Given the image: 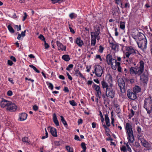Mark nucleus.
Returning <instances> with one entry per match:
<instances>
[{
  "instance_id": "obj_40",
  "label": "nucleus",
  "mask_w": 152,
  "mask_h": 152,
  "mask_svg": "<svg viewBox=\"0 0 152 152\" xmlns=\"http://www.w3.org/2000/svg\"><path fill=\"white\" fill-rule=\"evenodd\" d=\"M96 43V39L91 38V45L93 46H94Z\"/></svg>"
},
{
  "instance_id": "obj_59",
  "label": "nucleus",
  "mask_w": 152,
  "mask_h": 152,
  "mask_svg": "<svg viewBox=\"0 0 152 152\" xmlns=\"http://www.w3.org/2000/svg\"><path fill=\"white\" fill-rule=\"evenodd\" d=\"M24 16L23 17V21H24L25 20V19H26V18H27V16H28L27 15V14L26 13V12H25L24 13Z\"/></svg>"
},
{
  "instance_id": "obj_1",
  "label": "nucleus",
  "mask_w": 152,
  "mask_h": 152,
  "mask_svg": "<svg viewBox=\"0 0 152 152\" xmlns=\"http://www.w3.org/2000/svg\"><path fill=\"white\" fill-rule=\"evenodd\" d=\"M140 66L132 67L129 68V73L132 76L136 75L140 76L144 71V64L142 61H140L139 62Z\"/></svg>"
},
{
  "instance_id": "obj_37",
  "label": "nucleus",
  "mask_w": 152,
  "mask_h": 152,
  "mask_svg": "<svg viewBox=\"0 0 152 152\" xmlns=\"http://www.w3.org/2000/svg\"><path fill=\"white\" fill-rule=\"evenodd\" d=\"M115 107L116 108V112L118 114L120 112V110L119 105L118 104H116L115 105Z\"/></svg>"
},
{
  "instance_id": "obj_62",
  "label": "nucleus",
  "mask_w": 152,
  "mask_h": 152,
  "mask_svg": "<svg viewBox=\"0 0 152 152\" xmlns=\"http://www.w3.org/2000/svg\"><path fill=\"white\" fill-rule=\"evenodd\" d=\"M7 63H8V64L9 65H10V66H12V65L13 64L12 61H11V60H8V62H7Z\"/></svg>"
},
{
  "instance_id": "obj_63",
  "label": "nucleus",
  "mask_w": 152,
  "mask_h": 152,
  "mask_svg": "<svg viewBox=\"0 0 152 152\" xmlns=\"http://www.w3.org/2000/svg\"><path fill=\"white\" fill-rule=\"evenodd\" d=\"M10 58L14 62H15L16 61V58L14 57L13 56H11L10 57Z\"/></svg>"
},
{
  "instance_id": "obj_24",
  "label": "nucleus",
  "mask_w": 152,
  "mask_h": 152,
  "mask_svg": "<svg viewBox=\"0 0 152 152\" xmlns=\"http://www.w3.org/2000/svg\"><path fill=\"white\" fill-rule=\"evenodd\" d=\"M105 120L107 126L108 127L110 126V119L107 113L105 115Z\"/></svg>"
},
{
  "instance_id": "obj_56",
  "label": "nucleus",
  "mask_w": 152,
  "mask_h": 152,
  "mask_svg": "<svg viewBox=\"0 0 152 152\" xmlns=\"http://www.w3.org/2000/svg\"><path fill=\"white\" fill-rule=\"evenodd\" d=\"M66 75L68 77V78L70 80H72V77L69 75V73L68 72H66Z\"/></svg>"
},
{
  "instance_id": "obj_17",
  "label": "nucleus",
  "mask_w": 152,
  "mask_h": 152,
  "mask_svg": "<svg viewBox=\"0 0 152 152\" xmlns=\"http://www.w3.org/2000/svg\"><path fill=\"white\" fill-rule=\"evenodd\" d=\"M19 118L18 120L21 121H23L26 119L27 116V114L24 113H22L19 114Z\"/></svg>"
},
{
  "instance_id": "obj_8",
  "label": "nucleus",
  "mask_w": 152,
  "mask_h": 152,
  "mask_svg": "<svg viewBox=\"0 0 152 152\" xmlns=\"http://www.w3.org/2000/svg\"><path fill=\"white\" fill-rule=\"evenodd\" d=\"M118 84L122 93H124L126 91V86L125 82L123 79L119 78L118 81Z\"/></svg>"
},
{
  "instance_id": "obj_51",
  "label": "nucleus",
  "mask_w": 152,
  "mask_h": 152,
  "mask_svg": "<svg viewBox=\"0 0 152 152\" xmlns=\"http://www.w3.org/2000/svg\"><path fill=\"white\" fill-rule=\"evenodd\" d=\"M7 95L9 96H11L12 95V92L11 91L9 90L7 92Z\"/></svg>"
},
{
  "instance_id": "obj_45",
  "label": "nucleus",
  "mask_w": 152,
  "mask_h": 152,
  "mask_svg": "<svg viewBox=\"0 0 152 152\" xmlns=\"http://www.w3.org/2000/svg\"><path fill=\"white\" fill-rule=\"evenodd\" d=\"M45 136H43L42 137V139H45L48 137V134L46 128L45 129Z\"/></svg>"
},
{
  "instance_id": "obj_61",
  "label": "nucleus",
  "mask_w": 152,
  "mask_h": 152,
  "mask_svg": "<svg viewBox=\"0 0 152 152\" xmlns=\"http://www.w3.org/2000/svg\"><path fill=\"white\" fill-rule=\"evenodd\" d=\"M134 112L133 110L132 109L131 110V113L129 115L131 117H132L134 115Z\"/></svg>"
},
{
  "instance_id": "obj_60",
  "label": "nucleus",
  "mask_w": 152,
  "mask_h": 152,
  "mask_svg": "<svg viewBox=\"0 0 152 152\" xmlns=\"http://www.w3.org/2000/svg\"><path fill=\"white\" fill-rule=\"evenodd\" d=\"M138 139L140 141L141 143V141H142V142H143V141L145 140V139H144V138H142L141 137H139L138 138Z\"/></svg>"
},
{
  "instance_id": "obj_44",
  "label": "nucleus",
  "mask_w": 152,
  "mask_h": 152,
  "mask_svg": "<svg viewBox=\"0 0 152 152\" xmlns=\"http://www.w3.org/2000/svg\"><path fill=\"white\" fill-rule=\"evenodd\" d=\"M99 115H100V117H101V122L102 123H103L104 121V118L103 117L102 113V112H101V111H99Z\"/></svg>"
},
{
  "instance_id": "obj_22",
  "label": "nucleus",
  "mask_w": 152,
  "mask_h": 152,
  "mask_svg": "<svg viewBox=\"0 0 152 152\" xmlns=\"http://www.w3.org/2000/svg\"><path fill=\"white\" fill-rule=\"evenodd\" d=\"M53 121L56 126H59V123L57 118L56 114L55 113H54L53 114Z\"/></svg>"
},
{
  "instance_id": "obj_49",
  "label": "nucleus",
  "mask_w": 152,
  "mask_h": 152,
  "mask_svg": "<svg viewBox=\"0 0 152 152\" xmlns=\"http://www.w3.org/2000/svg\"><path fill=\"white\" fill-rule=\"evenodd\" d=\"M99 52L101 53H102L104 49V48L101 45H100L99 47Z\"/></svg>"
},
{
  "instance_id": "obj_12",
  "label": "nucleus",
  "mask_w": 152,
  "mask_h": 152,
  "mask_svg": "<svg viewBox=\"0 0 152 152\" xmlns=\"http://www.w3.org/2000/svg\"><path fill=\"white\" fill-rule=\"evenodd\" d=\"M127 95L128 98L130 99L134 100L137 98L136 93L131 91L129 89L127 91Z\"/></svg>"
},
{
  "instance_id": "obj_43",
  "label": "nucleus",
  "mask_w": 152,
  "mask_h": 152,
  "mask_svg": "<svg viewBox=\"0 0 152 152\" xmlns=\"http://www.w3.org/2000/svg\"><path fill=\"white\" fill-rule=\"evenodd\" d=\"M47 85L48 86V87L50 88L51 90H52L53 88V84L50 83L48 82H47Z\"/></svg>"
},
{
  "instance_id": "obj_38",
  "label": "nucleus",
  "mask_w": 152,
  "mask_h": 152,
  "mask_svg": "<svg viewBox=\"0 0 152 152\" xmlns=\"http://www.w3.org/2000/svg\"><path fill=\"white\" fill-rule=\"evenodd\" d=\"M53 4H55L56 3H60L63 2V0H51Z\"/></svg>"
},
{
  "instance_id": "obj_11",
  "label": "nucleus",
  "mask_w": 152,
  "mask_h": 152,
  "mask_svg": "<svg viewBox=\"0 0 152 152\" xmlns=\"http://www.w3.org/2000/svg\"><path fill=\"white\" fill-rule=\"evenodd\" d=\"M138 47L142 50H144L146 48V45L147 44V40L146 39H144L137 42Z\"/></svg>"
},
{
  "instance_id": "obj_21",
  "label": "nucleus",
  "mask_w": 152,
  "mask_h": 152,
  "mask_svg": "<svg viewBox=\"0 0 152 152\" xmlns=\"http://www.w3.org/2000/svg\"><path fill=\"white\" fill-rule=\"evenodd\" d=\"M50 132L51 134L54 137H57V130L56 129L53 127H51L50 130Z\"/></svg>"
},
{
  "instance_id": "obj_13",
  "label": "nucleus",
  "mask_w": 152,
  "mask_h": 152,
  "mask_svg": "<svg viewBox=\"0 0 152 152\" xmlns=\"http://www.w3.org/2000/svg\"><path fill=\"white\" fill-rule=\"evenodd\" d=\"M141 147L140 143L137 142H135L133 145V148L135 151H139L141 150Z\"/></svg>"
},
{
  "instance_id": "obj_31",
  "label": "nucleus",
  "mask_w": 152,
  "mask_h": 152,
  "mask_svg": "<svg viewBox=\"0 0 152 152\" xmlns=\"http://www.w3.org/2000/svg\"><path fill=\"white\" fill-rule=\"evenodd\" d=\"M81 146L83 149V152H85L86 149V146L85 143L83 142L81 143Z\"/></svg>"
},
{
  "instance_id": "obj_54",
  "label": "nucleus",
  "mask_w": 152,
  "mask_h": 152,
  "mask_svg": "<svg viewBox=\"0 0 152 152\" xmlns=\"http://www.w3.org/2000/svg\"><path fill=\"white\" fill-rule=\"evenodd\" d=\"M64 91L65 92H68L69 91V90L68 88L67 87H64Z\"/></svg>"
},
{
  "instance_id": "obj_48",
  "label": "nucleus",
  "mask_w": 152,
  "mask_h": 152,
  "mask_svg": "<svg viewBox=\"0 0 152 152\" xmlns=\"http://www.w3.org/2000/svg\"><path fill=\"white\" fill-rule=\"evenodd\" d=\"M125 144H126V146L127 148V150L128 151H129V152H131L132 150L131 149L130 147L129 146L128 144V142H127L126 143H124Z\"/></svg>"
},
{
  "instance_id": "obj_14",
  "label": "nucleus",
  "mask_w": 152,
  "mask_h": 152,
  "mask_svg": "<svg viewBox=\"0 0 152 152\" xmlns=\"http://www.w3.org/2000/svg\"><path fill=\"white\" fill-rule=\"evenodd\" d=\"M118 62H117L116 60L114 58H113L110 61V64L111 68L115 70L116 69L117 64H116Z\"/></svg>"
},
{
  "instance_id": "obj_52",
  "label": "nucleus",
  "mask_w": 152,
  "mask_h": 152,
  "mask_svg": "<svg viewBox=\"0 0 152 152\" xmlns=\"http://www.w3.org/2000/svg\"><path fill=\"white\" fill-rule=\"evenodd\" d=\"M121 151H124V152H125L126 151V148L125 146H122L121 148Z\"/></svg>"
},
{
  "instance_id": "obj_28",
  "label": "nucleus",
  "mask_w": 152,
  "mask_h": 152,
  "mask_svg": "<svg viewBox=\"0 0 152 152\" xmlns=\"http://www.w3.org/2000/svg\"><path fill=\"white\" fill-rule=\"evenodd\" d=\"M62 58L64 61H68L70 60V58L69 55H64L62 56Z\"/></svg>"
},
{
  "instance_id": "obj_5",
  "label": "nucleus",
  "mask_w": 152,
  "mask_h": 152,
  "mask_svg": "<svg viewBox=\"0 0 152 152\" xmlns=\"http://www.w3.org/2000/svg\"><path fill=\"white\" fill-rule=\"evenodd\" d=\"M125 55L127 58H129L130 56L136 53L137 51L132 46L127 47L126 49Z\"/></svg>"
},
{
  "instance_id": "obj_23",
  "label": "nucleus",
  "mask_w": 152,
  "mask_h": 152,
  "mask_svg": "<svg viewBox=\"0 0 152 152\" xmlns=\"http://www.w3.org/2000/svg\"><path fill=\"white\" fill-rule=\"evenodd\" d=\"M101 84L102 88L104 89L106 88V89L107 88H109V83L104 80H103L101 82Z\"/></svg>"
},
{
  "instance_id": "obj_55",
  "label": "nucleus",
  "mask_w": 152,
  "mask_h": 152,
  "mask_svg": "<svg viewBox=\"0 0 152 152\" xmlns=\"http://www.w3.org/2000/svg\"><path fill=\"white\" fill-rule=\"evenodd\" d=\"M96 97H98L99 98H101L102 93L100 92L99 93L96 94Z\"/></svg>"
},
{
  "instance_id": "obj_64",
  "label": "nucleus",
  "mask_w": 152,
  "mask_h": 152,
  "mask_svg": "<svg viewBox=\"0 0 152 152\" xmlns=\"http://www.w3.org/2000/svg\"><path fill=\"white\" fill-rule=\"evenodd\" d=\"M129 3H126L125 4L124 7L125 8H129Z\"/></svg>"
},
{
  "instance_id": "obj_25",
  "label": "nucleus",
  "mask_w": 152,
  "mask_h": 152,
  "mask_svg": "<svg viewBox=\"0 0 152 152\" xmlns=\"http://www.w3.org/2000/svg\"><path fill=\"white\" fill-rule=\"evenodd\" d=\"M112 57V55L110 54H108L106 56V61L108 65L110 64V61L113 59Z\"/></svg>"
},
{
  "instance_id": "obj_9",
  "label": "nucleus",
  "mask_w": 152,
  "mask_h": 152,
  "mask_svg": "<svg viewBox=\"0 0 152 152\" xmlns=\"http://www.w3.org/2000/svg\"><path fill=\"white\" fill-rule=\"evenodd\" d=\"M94 68V71L93 72V73H95L97 76L99 77H101L103 72L101 66L100 65H96Z\"/></svg>"
},
{
  "instance_id": "obj_47",
  "label": "nucleus",
  "mask_w": 152,
  "mask_h": 152,
  "mask_svg": "<svg viewBox=\"0 0 152 152\" xmlns=\"http://www.w3.org/2000/svg\"><path fill=\"white\" fill-rule=\"evenodd\" d=\"M73 65L72 64H70L68 65V66L66 68V70L68 71L70 70V69H72L73 68Z\"/></svg>"
},
{
  "instance_id": "obj_16",
  "label": "nucleus",
  "mask_w": 152,
  "mask_h": 152,
  "mask_svg": "<svg viewBox=\"0 0 152 152\" xmlns=\"http://www.w3.org/2000/svg\"><path fill=\"white\" fill-rule=\"evenodd\" d=\"M104 80L106 81V82L109 83V85H112L113 86L112 84V77L110 74L108 75L105 78V80Z\"/></svg>"
},
{
  "instance_id": "obj_57",
  "label": "nucleus",
  "mask_w": 152,
  "mask_h": 152,
  "mask_svg": "<svg viewBox=\"0 0 152 152\" xmlns=\"http://www.w3.org/2000/svg\"><path fill=\"white\" fill-rule=\"evenodd\" d=\"M26 30H25L24 31H22L21 34H20L21 35H22V37H24L26 35Z\"/></svg>"
},
{
  "instance_id": "obj_3",
  "label": "nucleus",
  "mask_w": 152,
  "mask_h": 152,
  "mask_svg": "<svg viewBox=\"0 0 152 152\" xmlns=\"http://www.w3.org/2000/svg\"><path fill=\"white\" fill-rule=\"evenodd\" d=\"M125 129L126 130V134L128 135L127 139L128 142H133L134 140V138L132 128L131 124L129 123H127L125 127Z\"/></svg>"
},
{
  "instance_id": "obj_26",
  "label": "nucleus",
  "mask_w": 152,
  "mask_h": 152,
  "mask_svg": "<svg viewBox=\"0 0 152 152\" xmlns=\"http://www.w3.org/2000/svg\"><path fill=\"white\" fill-rule=\"evenodd\" d=\"M75 73L77 76H79L80 77L82 78L83 79H86L78 70L76 69L75 70Z\"/></svg>"
},
{
  "instance_id": "obj_27",
  "label": "nucleus",
  "mask_w": 152,
  "mask_h": 152,
  "mask_svg": "<svg viewBox=\"0 0 152 152\" xmlns=\"http://www.w3.org/2000/svg\"><path fill=\"white\" fill-rule=\"evenodd\" d=\"M141 90L140 87L137 86H135L133 88V92H134L136 94L140 92Z\"/></svg>"
},
{
  "instance_id": "obj_39",
  "label": "nucleus",
  "mask_w": 152,
  "mask_h": 152,
  "mask_svg": "<svg viewBox=\"0 0 152 152\" xmlns=\"http://www.w3.org/2000/svg\"><path fill=\"white\" fill-rule=\"evenodd\" d=\"M120 64L121 63L120 62H118V63L116 64H117V66L118 71L119 72H121V68L120 66Z\"/></svg>"
},
{
  "instance_id": "obj_36",
  "label": "nucleus",
  "mask_w": 152,
  "mask_h": 152,
  "mask_svg": "<svg viewBox=\"0 0 152 152\" xmlns=\"http://www.w3.org/2000/svg\"><path fill=\"white\" fill-rule=\"evenodd\" d=\"M69 16L71 19H72L76 18L77 17V15L74 13H71L69 14Z\"/></svg>"
},
{
  "instance_id": "obj_46",
  "label": "nucleus",
  "mask_w": 152,
  "mask_h": 152,
  "mask_svg": "<svg viewBox=\"0 0 152 152\" xmlns=\"http://www.w3.org/2000/svg\"><path fill=\"white\" fill-rule=\"evenodd\" d=\"M38 38L42 40V41H44V42L45 41V38L42 34H40Z\"/></svg>"
},
{
  "instance_id": "obj_33",
  "label": "nucleus",
  "mask_w": 152,
  "mask_h": 152,
  "mask_svg": "<svg viewBox=\"0 0 152 152\" xmlns=\"http://www.w3.org/2000/svg\"><path fill=\"white\" fill-rule=\"evenodd\" d=\"M120 28L122 29H124L125 28V23L124 22L121 21L120 23Z\"/></svg>"
},
{
  "instance_id": "obj_4",
  "label": "nucleus",
  "mask_w": 152,
  "mask_h": 152,
  "mask_svg": "<svg viewBox=\"0 0 152 152\" xmlns=\"http://www.w3.org/2000/svg\"><path fill=\"white\" fill-rule=\"evenodd\" d=\"M143 107L148 114L151 113L152 110V100L151 97L147 98L145 99Z\"/></svg>"
},
{
  "instance_id": "obj_32",
  "label": "nucleus",
  "mask_w": 152,
  "mask_h": 152,
  "mask_svg": "<svg viewBox=\"0 0 152 152\" xmlns=\"http://www.w3.org/2000/svg\"><path fill=\"white\" fill-rule=\"evenodd\" d=\"M7 28L10 32L12 33H13L15 32V31L13 29V28L10 25H9L7 26Z\"/></svg>"
},
{
  "instance_id": "obj_29",
  "label": "nucleus",
  "mask_w": 152,
  "mask_h": 152,
  "mask_svg": "<svg viewBox=\"0 0 152 152\" xmlns=\"http://www.w3.org/2000/svg\"><path fill=\"white\" fill-rule=\"evenodd\" d=\"M22 141L23 142L26 143L28 144H30V141L28 139V138L27 137H25L23 138L22 139Z\"/></svg>"
},
{
  "instance_id": "obj_18",
  "label": "nucleus",
  "mask_w": 152,
  "mask_h": 152,
  "mask_svg": "<svg viewBox=\"0 0 152 152\" xmlns=\"http://www.w3.org/2000/svg\"><path fill=\"white\" fill-rule=\"evenodd\" d=\"M56 44L58 47V50H66V46H64L62 43L59 41H57Z\"/></svg>"
},
{
  "instance_id": "obj_7",
  "label": "nucleus",
  "mask_w": 152,
  "mask_h": 152,
  "mask_svg": "<svg viewBox=\"0 0 152 152\" xmlns=\"http://www.w3.org/2000/svg\"><path fill=\"white\" fill-rule=\"evenodd\" d=\"M100 28L99 27H97L95 28V32H91V38H94L99 40V39Z\"/></svg>"
},
{
  "instance_id": "obj_30",
  "label": "nucleus",
  "mask_w": 152,
  "mask_h": 152,
  "mask_svg": "<svg viewBox=\"0 0 152 152\" xmlns=\"http://www.w3.org/2000/svg\"><path fill=\"white\" fill-rule=\"evenodd\" d=\"M110 44L111 45L110 47L113 50H115L118 47V45L117 43H110Z\"/></svg>"
},
{
  "instance_id": "obj_53",
  "label": "nucleus",
  "mask_w": 152,
  "mask_h": 152,
  "mask_svg": "<svg viewBox=\"0 0 152 152\" xmlns=\"http://www.w3.org/2000/svg\"><path fill=\"white\" fill-rule=\"evenodd\" d=\"M33 109L34 111H37L38 109V107L36 105H34L33 106Z\"/></svg>"
},
{
  "instance_id": "obj_6",
  "label": "nucleus",
  "mask_w": 152,
  "mask_h": 152,
  "mask_svg": "<svg viewBox=\"0 0 152 152\" xmlns=\"http://www.w3.org/2000/svg\"><path fill=\"white\" fill-rule=\"evenodd\" d=\"M113 85H109V88H107L106 90V95L107 96L113 98L115 95V92L113 89Z\"/></svg>"
},
{
  "instance_id": "obj_35",
  "label": "nucleus",
  "mask_w": 152,
  "mask_h": 152,
  "mask_svg": "<svg viewBox=\"0 0 152 152\" xmlns=\"http://www.w3.org/2000/svg\"><path fill=\"white\" fill-rule=\"evenodd\" d=\"M29 66L30 67H31V68H32L37 73H39L40 72L39 71V70H38L37 69V68L35 66H34L33 65H29Z\"/></svg>"
},
{
  "instance_id": "obj_2",
  "label": "nucleus",
  "mask_w": 152,
  "mask_h": 152,
  "mask_svg": "<svg viewBox=\"0 0 152 152\" xmlns=\"http://www.w3.org/2000/svg\"><path fill=\"white\" fill-rule=\"evenodd\" d=\"M0 105L2 107H5L7 110L11 112L15 111L17 107L12 102L8 101L3 98L0 102Z\"/></svg>"
},
{
  "instance_id": "obj_42",
  "label": "nucleus",
  "mask_w": 152,
  "mask_h": 152,
  "mask_svg": "<svg viewBox=\"0 0 152 152\" xmlns=\"http://www.w3.org/2000/svg\"><path fill=\"white\" fill-rule=\"evenodd\" d=\"M66 150L69 152H73V148L70 147L69 146H67L66 147Z\"/></svg>"
},
{
  "instance_id": "obj_34",
  "label": "nucleus",
  "mask_w": 152,
  "mask_h": 152,
  "mask_svg": "<svg viewBox=\"0 0 152 152\" xmlns=\"http://www.w3.org/2000/svg\"><path fill=\"white\" fill-rule=\"evenodd\" d=\"M93 83L94 85L93 88L95 89L96 91H98L100 90V87L99 86L95 84L94 83Z\"/></svg>"
},
{
  "instance_id": "obj_20",
  "label": "nucleus",
  "mask_w": 152,
  "mask_h": 152,
  "mask_svg": "<svg viewBox=\"0 0 152 152\" xmlns=\"http://www.w3.org/2000/svg\"><path fill=\"white\" fill-rule=\"evenodd\" d=\"M137 36L139 41L144 39H146L145 35L141 33L138 32L137 34Z\"/></svg>"
},
{
  "instance_id": "obj_19",
  "label": "nucleus",
  "mask_w": 152,
  "mask_h": 152,
  "mask_svg": "<svg viewBox=\"0 0 152 152\" xmlns=\"http://www.w3.org/2000/svg\"><path fill=\"white\" fill-rule=\"evenodd\" d=\"M75 42L80 47H81L84 44L83 41L81 40L80 37L77 38Z\"/></svg>"
},
{
  "instance_id": "obj_50",
  "label": "nucleus",
  "mask_w": 152,
  "mask_h": 152,
  "mask_svg": "<svg viewBox=\"0 0 152 152\" xmlns=\"http://www.w3.org/2000/svg\"><path fill=\"white\" fill-rule=\"evenodd\" d=\"M45 43V49H48L49 47V45L45 41H44Z\"/></svg>"
},
{
  "instance_id": "obj_10",
  "label": "nucleus",
  "mask_w": 152,
  "mask_h": 152,
  "mask_svg": "<svg viewBox=\"0 0 152 152\" xmlns=\"http://www.w3.org/2000/svg\"><path fill=\"white\" fill-rule=\"evenodd\" d=\"M140 80L144 85L147 84L148 81V74L147 70H145L144 73L140 75Z\"/></svg>"
},
{
  "instance_id": "obj_41",
  "label": "nucleus",
  "mask_w": 152,
  "mask_h": 152,
  "mask_svg": "<svg viewBox=\"0 0 152 152\" xmlns=\"http://www.w3.org/2000/svg\"><path fill=\"white\" fill-rule=\"evenodd\" d=\"M69 102L70 104L73 106H76L77 105V103L74 100H70L69 101Z\"/></svg>"
},
{
  "instance_id": "obj_58",
  "label": "nucleus",
  "mask_w": 152,
  "mask_h": 152,
  "mask_svg": "<svg viewBox=\"0 0 152 152\" xmlns=\"http://www.w3.org/2000/svg\"><path fill=\"white\" fill-rule=\"evenodd\" d=\"M111 124L114 127L115 126V125L114 124V119L113 118L111 117Z\"/></svg>"
},
{
  "instance_id": "obj_15",
  "label": "nucleus",
  "mask_w": 152,
  "mask_h": 152,
  "mask_svg": "<svg viewBox=\"0 0 152 152\" xmlns=\"http://www.w3.org/2000/svg\"><path fill=\"white\" fill-rule=\"evenodd\" d=\"M141 144L144 147L147 149H149L151 147V144L145 140L143 142L141 141Z\"/></svg>"
}]
</instances>
